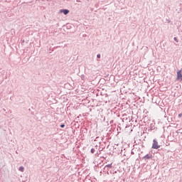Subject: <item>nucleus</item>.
Segmentation results:
<instances>
[{
    "label": "nucleus",
    "instance_id": "nucleus-6",
    "mask_svg": "<svg viewBox=\"0 0 182 182\" xmlns=\"http://www.w3.org/2000/svg\"><path fill=\"white\" fill-rule=\"evenodd\" d=\"M95 149L92 148V149H91V153L93 154L95 153Z\"/></svg>",
    "mask_w": 182,
    "mask_h": 182
},
{
    "label": "nucleus",
    "instance_id": "nucleus-5",
    "mask_svg": "<svg viewBox=\"0 0 182 182\" xmlns=\"http://www.w3.org/2000/svg\"><path fill=\"white\" fill-rule=\"evenodd\" d=\"M23 170H24V168H23V166H21V167L19 168V171H23Z\"/></svg>",
    "mask_w": 182,
    "mask_h": 182
},
{
    "label": "nucleus",
    "instance_id": "nucleus-4",
    "mask_svg": "<svg viewBox=\"0 0 182 182\" xmlns=\"http://www.w3.org/2000/svg\"><path fill=\"white\" fill-rule=\"evenodd\" d=\"M105 167H108L109 168H112V164L106 165Z\"/></svg>",
    "mask_w": 182,
    "mask_h": 182
},
{
    "label": "nucleus",
    "instance_id": "nucleus-3",
    "mask_svg": "<svg viewBox=\"0 0 182 182\" xmlns=\"http://www.w3.org/2000/svg\"><path fill=\"white\" fill-rule=\"evenodd\" d=\"M60 12L62 14H64V15H68L69 14V10L68 9H61L60 10Z\"/></svg>",
    "mask_w": 182,
    "mask_h": 182
},
{
    "label": "nucleus",
    "instance_id": "nucleus-1",
    "mask_svg": "<svg viewBox=\"0 0 182 182\" xmlns=\"http://www.w3.org/2000/svg\"><path fill=\"white\" fill-rule=\"evenodd\" d=\"M152 149H155V150L160 149V145H159V142L156 139L153 140Z\"/></svg>",
    "mask_w": 182,
    "mask_h": 182
},
{
    "label": "nucleus",
    "instance_id": "nucleus-9",
    "mask_svg": "<svg viewBox=\"0 0 182 182\" xmlns=\"http://www.w3.org/2000/svg\"><path fill=\"white\" fill-rule=\"evenodd\" d=\"M60 127H61V128L65 127V124H61V125H60Z\"/></svg>",
    "mask_w": 182,
    "mask_h": 182
},
{
    "label": "nucleus",
    "instance_id": "nucleus-8",
    "mask_svg": "<svg viewBox=\"0 0 182 182\" xmlns=\"http://www.w3.org/2000/svg\"><path fill=\"white\" fill-rule=\"evenodd\" d=\"M97 57L98 58V59H100V54L97 55Z\"/></svg>",
    "mask_w": 182,
    "mask_h": 182
},
{
    "label": "nucleus",
    "instance_id": "nucleus-10",
    "mask_svg": "<svg viewBox=\"0 0 182 182\" xmlns=\"http://www.w3.org/2000/svg\"><path fill=\"white\" fill-rule=\"evenodd\" d=\"M178 117H182V114H179Z\"/></svg>",
    "mask_w": 182,
    "mask_h": 182
},
{
    "label": "nucleus",
    "instance_id": "nucleus-7",
    "mask_svg": "<svg viewBox=\"0 0 182 182\" xmlns=\"http://www.w3.org/2000/svg\"><path fill=\"white\" fill-rule=\"evenodd\" d=\"M174 41H176V42H178V39H177V37H174Z\"/></svg>",
    "mask_w": 182,
    "mask_h": 182
},
{
    "label": "nucleus",
    "instance_id": "nucleus-2",
    "mask_svg": "<svg viewBox=\"0 0 182 182\" xmlns=\"http://www.w3.org/2000/svg\"><path fill=\"white\" fill-rule=\"evenodd\" d=\"M177 80H180L181 82L182 80V74H181V70L177 71Z\"/></svg>",
    "mask_w": 182,
    "mask_h": 182
}]
</instances>
